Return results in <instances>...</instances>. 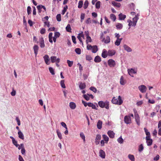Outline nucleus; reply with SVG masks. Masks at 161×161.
Wrapping results in <instances>:
<instances>
[{"instance_id":"9b49d317","label":"nucleus","mask_w":161,"mask_h":161,"mask_svg":"<svg viewBox=\"0 0 161 161\" xmlns=\"http://www.w3.org/2000/svg\"><path fill=\"white\" fill-rule=\"evenodd\" d=\"M108 64L110 67H114L115 65V61L112 59H110L108 61Z\"/></svg>"},{"instance_id":"a878e982","label":"nucleus","mask_w":161,"mask_h":161,"mask_svg":"<svg viewBox=\"0 0 161 161\" xmlns=\"http://www.w3.org/2000/svg\"><path fill=\"white\" fill-rule=\"evenodd\" d=\"M158 127L159 128L158 134L161 136V120H160L158 122Z\"/></svg>"},{"instance_id":"09e8293b","label":"nucleus","mask_w":161,"mask_h":161,"mask_svg":"<svg viewBox=\"0 0 161 161\" xmlns=\"http://www.w3.org/2000/svg\"><path fill=\"white\" fill-rule=\"evenodd\" d=\"M80 137L83 140L84 142L85 141V136L83 132H81L80 134Z\"/></svg>"},{"instance_id":"cd10ccee","label":"nucleus","mask_w":161,"mask_h":161,"mask_svg":"<svg viewBox=\"0 0 161 161\" xmlns=\"http://www.w3.org/2000/svg\"><path fill=\"white\" fill-rule=\"evenodd\" d=\"M86 86L85 83L80 82V84L79 87L80 90H83L85 88Z\"/></svg>"},{"instance_id":"c85d7f7f","label":"nucleus","mask_w":161,"mask_h":161,"mask_svg":"<svg viewBox=\"0 0 161 161\" xmlns=\"http://www.w3.org/2000/svg\"><path fill=\"white\" fill-rule=\"evenodd\" d=\"M122 40V38L117 39L116 41L115 42V44L117 46H119L120 45L121 42Z\"/></svg>"},{"instance_id":"dca6fc26","label":"nucleus","mask_w":161,"mask_h":161,"mask_svg":"<svg viewBox=\"0 0 161 161\" xmlns=\"http://www.w3.org/2000/svg\"><path fill=\"white\" fill-rule=\"evenodd\" d=\"M123 47L124 49L128 52H130L132 51V49L128 46L126 44H124L123 46Z\"/></svg>"},{"instance_id":"2eb2a0df","label":"nucleus","mask_w":161,"mask_h":161,"mask_svg":"<svg viewBox=\"0 0 161 161\" xmlns=\"http://www.w3.org/2000/svg\"><path fill=\"white\" fill-rule=\"evenodd\" d=\"M108 134L110 138H114V137L115 133L114 132L111 130H109L108 132Z\"/></svg>"},{"instance_id":"58836bf2","label":"nucleus","mask_w":161,"mask_h":161,"mask_svg":"<svg viewBox=\"0 0 161 161\" xmlns=\"http://www.w3.org/2000/svg\"><path fill=\"white\" fill-rule=\"evenodd\" d=\"M128 157L131 161H135V159L133 155L130 154H129L128 155Z\"/></svg>"},{"instance_id":"39448f33","label":"nucleus","mask_w":161,"mask_h":161,"mask_svg":"<svg viewBox=\"0 0 161 161\" xmlns=\"http://www.w3.org/2000/svg\"><path fill=\"white\" fill-rule=\"evenodd\" d=\"M36 7L38 10L39 13H40L42 11L44 12L46 11V8L44 6L40 5L37 6Z\"/></svg>"},{"instance_id":"3c124183","label":"nucleus","mask_w":161,"mask_h":161,"mask_svg":"<svg viewBox=\"0 0 161 161\" xmlns=\"http://www.w3.org/2000/svg\"><path fill=\"white\" fill-rule=\"evenodd\" d=\"M120 83L121 85H124L125 84V82L124 81L123 77L122 76H121L120 78Z\"/></svg>"},{"instance_id":"423d86ee","label":"nucleus","mask_w":161,"mask_h":161,"mask_svg":"<svg viewBox=\"0 0 161 161\" xmlns=\"http://www.w3.org/2000/svg\"><path fill=\"white\" fill-rule=\"evenodd\" d=\"M124 121L125 123L126 124H130L131 122V118L129 117V116L126 115L124 117Z\"/></svg>"},{"instance_id":"f8f14e48","label":"nucleus","mask_w":161,"mask_h":161,"mask_svg":"<svg viewBox=\"0 0 161 161\" xmlns=\"http://www.w3.org/2000/svg\"><path fill=\"white\" fill-rule=\"evenodd\" d=\"M60 35V33L58 32H55L54 33V36L53 37V40L54 42H56V39L58 38Z\"/></svg>"},{"instance_id":"680f3d73","label":"nucleus","mask_w":161,"mask_h":161,"mask_svg":"<svg viewBox=\"0 0 161 161\" xmlns=\"http://www.w3.org/2000/svg\"><path fill=\"white\" fill-rule=\"evenodd\" d=\"M101 139V136L99 134L97 135L95 140L100 141Z\"/></svg>"},{"instance_id":"aec40b11","label":"nucleus","mask_w":161,"mask_h":161,"mask_svg":"<svg viewBox=\"0 0 161 161\" xmlns=\"http://www.w3.org/2000/svg\"><path fill=\"white\" fill-rule=\"evenodd\" d=\"M102 56L104 58H105L107 57V52L105 49H104L103 50Z\"/></svg>"},{"instance_id":"f03ea898","label":"nucleus","mask_w":161,"mask_h":161,"mask_svg":"<svg viewBox=\"0 0 161 161\" xmlns=\"http://www.w3.org/2000/svg\"><path fill=\"white\" fill-rule=\"evenodd\" d=\"M98 104L101 108H105L107 109L109 108V102L107 101L105 102H103V101H100L98 102Z\"/></svg>"},{"instance_id":"f3484780","label":"nucleus","mask_w":161,"mask_h":161,"mask_svg":"<svg viewBox=\"0 0 161 161\" xmlns=\"http://www.w3.org/2000/svg\"><path fill=\"white\" fill-rule=\"evenodd\" d=\"M40 45L41 48L44 47H45L44 41L43 38H41L40 39Z\"/></svg>"},{"instance_id":"4c0bfd02","label":"nucleus","mask_w":161,"mask_h":161,"mask_svg":"<svg viewBox=\"0 0 161 161\" xmlns=\"http://www.w3.org/2000/svg\"><path fill=\"white\" fill-rule=\"evenodd\" d=\"M56 132L57 133V134L58 138L60 139L61 140L62 139V135L61 133L59 131V130H56Z\"/></svg>"},{"instance_id":"ea45409f","label":"nucleus","mask_w":161,"mask_h":161,"mask_svg":"<svg viewBox=\"0 0 161 161\" xmlns=\"http://www.w3.org/2000/svg\"><path fill=\"white\" fill-rule=\"evenodd\" d=\"M117 141L120 144L123 143L124 142L123 139L122 138L121 136L117 139Z\"/></svg>"},{"instance_id":"72a5a7b5","label":"nucleus","mask_w":161,"mask_h":161,"mask_svg":"<svg viewBox=\"0 0 161 161\" xmlns=\"http://www.w3.org/2000/svg\"><path fill=\"white\" fill-rule=\"evenodd\" d=\"M102 136L104 140L105 141V143H108L109 139L108 137L105 135H103Z\"/></svg>"},{"instance_id":"2f4dec72","label":"nucleus","mask_w":161,"mask_h":161,"mask_svg":"<svg viewBox=\"0 0 161 161\" xmlns=\"http://www.w3.org/2000/svg\"><path fill=\"white\" fill-rule=\"evenodd\" d=\"M92 52L93 53H95L97 51V47L96 45L93 46L92 49Z\"/></svg>"},{"instance_id":"a18cd8bd","label":"nucleus","mask_w":161,"mask_h":161,"mask_svg":"<svg viewBox=\"0 0 161 161\" xmlns=\"http://www.w3.org/2000/svg\"><path fill=\"white\" fill-rule=\"evenodd\" d=\"M64 80H62L60 81V85L63 88H65V85L64 83Z\"/></svg>"},{"instance_id":"603ef678","label":"nucleus","mask_w":161,"mask_h":161,"mask_svg":"<svg viewBox=\"0 0 161 161\" xmlns=\"http://www.w3.org/2000/svg\"><path fill=\"white\" fill-rule=\"evenodd\" d=\"M75 51L78 54H80L81 53V50L79 48H76L75 49Z\"/></svg>"},{"instance_id":"8fccbe9b","label":"nucleus","mask_w":161,"mask_h":161,"mask_svg":"<svg viewBox=\"0 0 161 161\" xmlns=\"http://www.w3.org/2000/svg\"><path fill=\"white\" fill-rule=\"evenodd\" d=\"M56 19L58 21H60L61 20V15L60 14H58L56 16Z\"/></svg>"},{"instance_id":"5701e85b","label":"nucleus","mask_w":161,"mask_h":161,"mask_svg":"<svg viewBox=\"0 0 161 161\" xmlns=\"http://www.w3.org/2000/svg\"><path fill=\"white\" fill-rule=\"evenodd\" d=\"M69 106L70 108L72 109H75L76 107L75 104L73 102H71L69 103Z\"/></svg>"},{"instance_id":"6ab92c4d","label":"nucleus","mask_w":161,"mask_h":161,"mask_svg":"<svg viewBox=\"0 0 161 161\" xmlns=\"http://www.w3.org/2000/svg\"><path fill=\"white\" fill-rule=\"evenodd\" d=\"M115 53V51L114 50H109L108 51V54L109 56H112Z\"/></svg>"},{"instance_id":"bb28decb","label":"nucleus","mask_w":161,"mask_h":161,"mask_svg":"<svg viewBox=\"0 0 161 161\" xmlns=\"http://www.w3.org/2000/svg\"><path fill=\"white\" fill-rule=\"evenodd\" d=\"M101 61V57L99 56H97L95 58L94 61L96 63H99Z\"/></svg>"},{"instance_id":"0eeeda50","label":"nucleus","mask_w":161,"mask_h":161,"mask_svg":"<svg viewBox=\"0 0 161 161\" xmlns=\"http://www.w3.org/2000/svg\"><path fill=\"white\" fill-rule=\"evenodd\" d=\"M43 58L46 64L47 65H49L50 63V58L48 55H45L43 56Z\"/></svg>"},{"instance_id":"c03bdc74","label":"nucleus","mask_w":161,"mask_h":161,"mask_svg":"<svg viewBox=\"0 0 161 161\" xmlns=\"http://www.w3.org/2000/svg\"><path fill=\"white\" fill-rule=\"evenodd\" d=\"M68 8V7L67 5L65 6V7L64 8L63 10L62 11V15H64L66 11V10Z\"/></svg>"},{"instance_id":"774afa93","label":"nucleus","mask_w":161,"mask_h":161,"mask_svg":"<svg viewBox=\"0 0 161 161\" xmlns=\"http://www.w3.org/2000/svg\"><path fill=\"white\" fill-rule=\"evenodd\" d=\"M93 46H92L88 44L87 46V49L88 50H91L92 49Z\"/></svg>"},{"instance_id":"c9c22d12","label":"nucleus","mask_w":161,"mask_h":161,"mask_svg":"<svg viewBox=\"0 0 161 161\" xmlns=\"http://www.w3.org/2000/svg\"><path fill=\"white\" fill-rule=\"evenodd\" d=\"M66 30L67 31L71 32V28L70 25L69 24H68L66 27Z\"/></svg>"},{"instance_id":"4d7b16f0","label":"nucleus","mask_w":161,"mask_h":161,"mask_svg":"<svg viewBox=\"0 0 161 161\" xmlns=\"http://www.w3.org/2000/svg\"><path fill=\"white\" fill-rule=\"evenodd\" d=\"M92 59V58L90 55H86V59L88 61H90Z\"/></svg>"},{"instance_id":"6e6552de","label":"nucleus","mask_w":161,"mask_h":161,"mask_svg":"<svg viewBox=\"0 0 161 161\" xmlns=\"http://www.w3.org/2000/svg\"><path fill=\"white\" fill-rule=\"evenodd\" d=\"M127 71L129 74L132 77L133 76V74H136L137 73V70L132 68L128 69Z\"/></svg>"},{"instance_id":"4468645a","label":"nucleus","mask_w":161,"mask_h":161,"mask_svg":"<svg viewBox=\"0 0 161 161\" xmlns=\"http://www.w3.org/2000/svg\"><path fill=\"white\" fill-rule=\"evenodd\" d=\"M99 156L102 158H104L105 157V153L103 150L101 149L99 152Z\"/></svg>"},{"instance_id":"e2e57ef3","label":"nucleus","mask_w":161,"mask_h":161,"mask_svg":"<svg viewBox=\"0 0 161 161\" xmlns=\"http://www.w3.org/2000/svg\"><path fill=\"white\" fill-rule=\"evenodd\" d=\"M13 144L16 147H18L19 146V144H17V142L15 140L12 141Z\"/></svg>"},{"instance_id":"b1692460","label":"nucleus","mask_w":161,"mask_h":161,"mask_svg":"<svg viewBox=\"0 0 161 161\" xmlns=\"http://www.w3.org/2000/svg\"><path fill=\"white\" fill-rule=\"evenodd\" d=\"M119 17L120 20H123L126 18V16L122 13H120L119 15Z\"/></svg>"},{"instance_id":"9d476101","label":"nucleus","mask_w":161,"mask_h":161,"mask_svg":"<svg viewBox=\"0 0 161 161\" xmlns=\"http://www.w3.org/2000/svg\"><path fill=\"white\" fill-rule=\"evenodd\" d=\"M50 59L51 62L54 63L56 62L58 63H59L60 62V59L59 58H57V57L55 56H52L50 57Z\"/></svg>"},{"instance_id":"052dcab7","label":"nucleus","mask_w":161,"mask_h":161,"mask_svg":"<svg viewBox=\"0 0 161 161\" xmlns=\"http://www.w3.org/2000/svg\"><path fill=\"white\" fill-rule=\"evenodd\" d=\"M31 8L30 6H28L27 8V14L29 15L31 13Z\"/></svg>"},{"instance_id":"473e14b6","label":"nucleus","mask_w":161,"mask_h":161,"mask_svg":"<svg viewBox=\"0 0 161 161\" xmlns=\"http://www.w3.org/2000/svg\"><path fill=\"white\" fill-rule=\"evenodd\" d=\"M88 106L89 107H91L92 109L97 110V108L96 105L93 104L92 103H88Z\"/></svg>"},{"instance_id":"338daca9","label":"nucleus","mask_w":161,"mask_h":161,"mask_svg":"<svg viewBox=\"0 0 161 161\" xmlns=\"http://www.w3.org/2000/svg\"><path fill=\"white\" fill-rule=\"evenodd\" d=\"M144 129L146 135H150V132L148 131V130L146 128H144Z\"/></svg>"},{"instance_id":"bf43d9fd","label":"nucleus","mask_w":161,"mask_h":161,"mask_svg":"<svg viewBox=\"0 0 161 161\" xmlns=\"http://www.w3.org/2000/svg\"><path fill=\"white\" fill-rule=\"evenodd\" d=\"M84 98L87 101H88L89 100V97L88 95L86 94H84L83 95Z\"/></svg>"},{"instance_id":"f257e3e1","label":"nucleus","mask_w":161,"mask_h":161,"mask_svg":"<svg viewBox=\"0 0 161 161\" xmlns=\"http://www.w3.org/2000/svg\"><path fill=\"white\" fill-rule=\"evenodd\" d=\"M112 102L114 104L121 105L123 101L120 96H119L118 97H114L112 100Z\"/></svg>"},{"instance_id":"e433bc0d","label":"nucleus","mask_w":161,"mask_h":161,"mask_svg":"<svg viewBox=\"0 0 161 161\" xmlns=\"http://www.w3.org/2000/svg\"><path fill=\"white\" fill-rule=\"evenodd\" d=\"M110 18L114 21H115L116 19V16L114 14H111L110 15Z\"/></svg>"},{"instance_id":"a211bd4d","label":"nucleus","mask_w":161,"mask_h":161,"mask_svg":"<svg viewBox=\"0 0 161 161\" xmlns=\"http://www.w3.org/2000/svg\"><path fill=\"white\" fill-rule=\"evenodd\" d=\"M39 47L37 45H35L33 47V49L34 52V53L36 56Z\"/></svg>"},{"instance_id":"7c9ffc66","label":"nucleus","mask_w":161,"mask_h":161,"mask_svg":"<svg viewBox=\"0 0 161 161\" xmlns=\"http://www.w3.org/2000/svg\"><path fill=\"white\" fill-rule=\"evenodd\" d=\"M112 5L115 7H117L118 8H119L120 7L121 5L119 3H117L115 1H113L112 3Z\"/></svg>"},{"instance_id":"79ce46f5","label":"nucleus","mask_w":161,"mask_h":161,"mask_svg":"<svg viewBox=\"0 0 161 161\" xmlns=\"http://www.w3.org/2000/svg\"><path fill=\"white\" fill-rule=\"evenodd\" d=\"M101 2L99 1H97L96 3V7L97 9H99L100 7Z\"/></svg>"},{"instance_id":"5fc2aeb1","label":"nucleus","mask_w":161,"mask_h":161,"mask_svg":"<svg viewBox=\"0 0 161 161\" xmlns=\"http://www.w3.org/2000/svg\"><path fill=\"white\" fill-rule=\"evenodd\" d=\"M83 3L82 1H80L78 3V8H81L82 7Z\"/></svg>"},{"instance_id":"c756f323","label":"nucleus","mask_w":161,"mask_h":161,"mask_svg":"<svg viewBox=\"0 0 161 161\" xmlns=\"http://www.w3.org/2000/svg\"><path fill=\"white\" fill-rule=\"evenodd\" d=\"M116 28L118 30H121L123 27V25L120 23H117L116 25Z\"/></svg>"},{"instance_id":"4be33fe9","label":"nucleus","mask_w":161,"mask_h":161,"mask_svg":"<svg viewBox=\"0 0 161 161\" xmlns=\"http://www.w3.org/2000/svg\"><path fill=\"white\" fill-rule=\"evenodd\" d=\"M18 136L19 138L20 139L24 140V136L22 133V132L20 130H19L18 133Z\"/></svg>"},{"instance_id":"1a4fd4ad","label":"nucleus","mask_w":161,"mask_h":161,"mask_svg":"<svg viewBox=\"0 0 161 161\" xmlns=\"http://www.w3.org/2000/svg\"><path fill=\"white\" fill-rule=\"evenodd\" d=\"M138 89L142 93H145L146 91L147 87L144 85H142L138 87Z\"/></svg>"},{"instance_id":"de8ad7c7","label":"nucleus","mask_w":161,"mask_h":161,"mask_svg":"<svg viewBox=\"0 0 161 161\" xmlns=\"http://www.w3.org/2000/svg\"><path fill=\"white\" fill-rule=\"evenodd\" d=\"M67 63L68 64V66L69 67H71L72 66V65L73 64V61H70L69 60H67Z\"/></svg>"},{"instance_id":"13d9d810","label":"nucleus","mask_w":161,"mask_h":161,"mask_svg":"<svg viewBox=\"0 0 161 161\" xmlns=\"http://www.w3.org/2000/svg\"><path fill=\"white\" fill-rule=\"evenodd\" d=\"M90 89L91 90L93 91L95 93H96L97 91V90L96 88L95 87H93V86H92V87H90Z\"/></svg>"},{"instance_id":"a19ab883","label":"nucleus","mask_w":161,"mask_h":161,"mask_svg":"<svg viewBox=\"0 0 161 161\" xmlns=\"http://www.w3.org/2000/svg\"><path fill=\"white\" fill-rule=\"evenodd\" d=\"M146 142L147 146H151L152 144L153 140L152 139L149 140H146Z\"/></svg>"},{"instance_id":"393cba45","label":"nucleus","mask_w":161,"mask_h":161,"mask_svg":"<svg viewBox=\"0 0 161 161\" xmlns=\"http://www.w3.org/2000/svg\"><path fill=\"white\" fill-rule=\"evenodd\" d=\"M102 122L100 120H98L97 124V127L98 129H101L102 128Z\"/></svg>"},{"instance_id":"7ed1b4c3","label":"nucleus","mask_w":161,"mask_h":161,"mask_svg":"<svg viewBox=\"0 0 161 161\" xmlns=\"http://www.w3.org/2000/svg\"><path fill=\"white\" fill-rule=\"evenodd\" d=\"M133 111L134 113V116L136 122V124L139 126L140 124V118L139 117V115H138L136 109H133Z\"/></svg>"},{"instance_id":"ddd939ff","label":"nucleus","mask_w":161,"mask_h":161,"mask_svg":"<svg viewBox=\"0 0 161 161\" xmlns=\"http://www.w3.org/2000/svg\"><path fill=\"white\" fill-rule=\"evenodd\" d=\"M102 42H104L105 43L107 44L110 42V39L109 36H107L106 38H103L102 40Z\"/></svg>"},{"instance_id":"6e6d98bb","label":"nucleus","mask_w":161,"mask_h":161,"mask_svg":"<svg viewBox=\"0 0 161 161\" xmlns=\"http://www.w3.org/2000/svg\"><path fill=\"white\" fill-rule=\"evenodd\" d=\"M92 41V39L90 36L86 37V42L87 44L88 42H91Z\"/></svg>"},{"instance_id":"f704fd0d","label":"nucleus","mask_w":161,"mask_h":161,"mask_svg":"<svg viewBox=\"0 0 161 161\" xmlns=\"http://www.w3.org/2000/svg\"><path fill=\"white\" fill-rule=\"evenodd\" d=\"M52 35H53V33L52 32L50 33L49 34V42L51 43H53V41L52 40Z\"/></svg>"},{"instance_id":"0e129e2a","label":"nucleus","mask_w":161,"mask_h":161,"mask_svg":"<svg viewBox=\"0 0 161 161\" xmlns=\"http://www.w3.org/2000/svg\"><path fill=\"white\" fill-rule=\"evenodd\" d=\"M127 22L129 23L128 25L130 26V27L129 28V29L130 28V26L132 25V21L130 20H127Z\"/></svg>"},{"instance_id":"49530a36","label":"nucleus","mask_w":161,"mask_h":161,"mask_svg":"<svg viewBox=\"0 0 161 161\" xmlns=\"http://www.w3.org/2000/svg\"><path fill=\"white\" fill-rule=\"evenodd\" d=\"M49 70L50 73L52 74V75H54L55 74V72L53 69L51 67H50L49 68Z\"/></svg>"},{"instance_id":"69168bd1","label":"nucleus","mask_w":161,"mask_h":161,"mask_svg":"<svg viewBox=\"0 0 161 161\" xmlns=\"http://www.w3.org/2000/svg\"><path fill=\"white\" fill-rule=\"evenodd\" d=\"M72 39L73 42L74 44H76V38L75 36H72Z\"/></svg>"},{"instance_id":"20e7f679","label":"nucleus","mask_w":161,"mask_h":161,"mask_svg":"<svg viewBox=\"0 0 161 161\" xmlns=\"http://www.w3.org/2000/svg\"><path fill=\"white\" fill-rule=\"evenodd\" d=\"M139 14H138L133 18L132 26H135L136 25L137 20L139 19Z\"/></svg>"},{"instance_id":"412c9836","label":"nucleus","mask_w":161,"mask_h":161,"mask_svg":"<svg viewBox=\"0 0 161 161\" xmlns=\"http://www.w3.org/2000/svg\"><path fill=\"white\" fill-rule=\"evenodd\" d=\"M20 145L21 148V153L22 155H25V150L24 148V144H21Z\"/></svg>"},{"instance_id":"864d4df0","label":"nucleus","mask_w":161,"mask_h":161,"mask_svg":"<svg viewBox=\"0 0 161 161\" xmlns=\"http://www.w3.org/2000/svg\"><path fill=\"white\" fill-rule=\"evenodd\" d=\"M143 149V146L142 144H141L139 147L138 151L140 152H142Z\"/></svg>"},{"instance_id":"37998d69","label":"nucleus","mask_w":161,"mask_h":161,"mask_svg":"<svg viewBox=\"0 0 161 161\" xmlns=\"http://www.w3.org/2000/svg\"><path fill=\"white\" fill-rule=\"evenodd\" d=\"M88 2L87 0H86L84 3L83 7L84 9H86L88 5Z\"/></svg>"}]
</instances>
